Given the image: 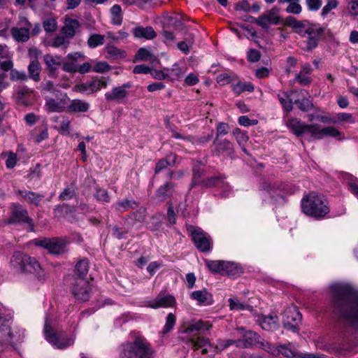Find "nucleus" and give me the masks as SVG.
Wrapping results in <instances>:
<instances>
[{
  "label": "nucleus",
  "instance_id": "obj_12",
  "mask_svg": "<svg viewBox=\"0 0 358 358\" xmlns=\"http://www.w3.org/2000/svg\"><path fill=\"white\" fill-rule=\"evenodd\" d=\"M91 285L87 279L76 278L72 287V294L76 300L85 302L91 296Z\"/></svg>",
  "mask_w": 358,
  "mask_h": 358
},
{
  "label": "nucleus",
  "instance_id": "obj_18",
  "mask_svg": "<svg viewBox=\"0 0 358 358\" xmlns=\"http://www.w3.org/2000/svg\"><path fill=\"white\" fill-rule=\"evenodd\" d=\"M257 322L262 329L267 331H274L279 328V320L276 315H262L258 317Z\"/></svg>",
  "mask_w": 358,
  "mask_h": 358
},
{
  "label": "nucleus",
  "instance_id": "obj_19",
  "mask_svg": "<svg viewBox=\"0 0 358 358\" xmlns=\"http://www.w3.org/2000/svg\"><path fill=\"white\" fill-rule=\"evenodd\" d=\"M6 335L8 336V342L14 350H17L24 338V330L19 327H11Z\"/></svg>",
  "mask_w": 358,
  "mask_h": 358
},
{
  "label": "nucleus",
  "instance_id": "obj_28",
  "mask_svg": "<svg viewBox=\"0 0 358 358\" xmlns=\"http://www.w3.org/2000/svg\"><path fill=\"white\" fill-rule=\"evenodd\" d=\"M16 194L25 199L29 204L35 206H38L45 197L43 194L33 191L17 190Z\"/></svg>",
  "mask_w": 358,
  "mask_h": 358
},
{
  "label": "nucleus",
  "instance_id": "obj_50",
  "mask_svg": "<svg viewBox=\"0 0 358 358\" xmlns=\"http://www.w3.org/2000/svg\"><path fill=\"white\" fill-rule=\"evenodd\" d=\"M112 23L115 25H120L122 22V8L120 5L115 4L110 8Z\"/></svg>",
  "mask_w": 358,
  "mask_h": 358
},
{
  "label": "nucleus",
  "instance_id": "obj_51",
  "mask_svg": "<svg viewBox=\"0 0 358 358\" xmlns=\"http://www.w3.org/2000/svg\"><path fill=\"white\" fill-rule=\"evenodd\" d=\"M111 230L113 237L118 240L126 239L127 238L129 230L125 227L114 224L111 226Z\"/></svg>",
  "mask_w": 358,
  "mask_h": 358
},
{
  "label": "nucleus",
  "instance_id": "obj_62",
  "mask_svg": "<svg viewBox=\"0 0 358 358\" xmlns=\"http://www.w3.org/2000/svg\"><path fill=\"white\" fill-rule=\"evenodd\" d=\"M229 125L227 123L219 122L216 127V135L215 138H222L229 133Z\"/></svg>",
  "mask_w": 358,
  "mask_h": 358
},
{
  "label": "nucleus",
  "instance_id": "obj_64",
  "mask_svg": "<svg viewBox=\"0 0 358 358\" xmlns=\"http://www.w3.org/2000/svg\"><path fill=\"white\" fill-rule=\"evenodd\" d=\"M348 185L350 191L358 198V179L350 176Z\"/></svg>",
  "mask_w": 358,
  "mask_h": 358
},
{
  "label": "nucleus",
  "instance_id": "obj_47",
  "mask_svg": "<svg viewBox=\"0 0 358 358\" xmlns=\"http://www.w3.org/2000/svg\"><path fill=\"white\" fill-rule=\"evenodd\" d=\"M226 178H227L226 176L222 174L220 176V179L219 180L220 181H219L217 183L216 186L215 187V188L222 190V192L220 194L222 197L228 196L229 193L231 191V188L230 185H229L228 182H227L225 181Z\"/></svg>",
  "mask_w": 358,
  "mask_h": 358
},
{
  "label": "nucleus",
  "instance_id": "obj_3",
  "mask_svg": "<svg viewBox=\"0 0 358 358\" xmlns=\"http://www.w3.org/2000/svg\"><path fill=\"white\" fill-rule=\"evenodd\" d=\"M301 211L308 217L322 220L330 212L326 198L315 192L305 195L301 201Z\"/></svg>",
  "mask_w": 358,
  "mask_h": 358
},
{
  "label": "nucleus",
  "instance_id": "obj_43",
  "mask_svg": "<svg viewBox=\"0 0 358 358\" xmlns=\"http://www.w3.org/2000/svg\"><path fill=\"white\" fill-rule=\"evenodd\" d=\"M40 64L37 59L31 62L28 66L29 77L36 82L40 80Z\"/></svg>",
  "mask_w": 358,
  "mask_h": 358
},
{
  "label": "nucleus",
  "instance_id": "obj_13",
  "mask_svg": "<svg viewBox=\"0 0 358 358\" xmlns=\"http://www.w3.org/2000/svg\"><path fill=\"white\" fill-rule=\"evenodd\" d=\"M132 87V83L127 82L122 85L114 87L111 91L105 93V99L107 101H116L120 103H124L129 96L127 89Z\"/></svg>",
  "mask_w": 358,
  "mask_h": 358
},
{
  "label": "nucleus",
  "instance_id": "obj_26",
  "mask_svg": "<svg viewBox=\"0 0 358 358\" xmlns=\"http://www.w3.org/2000/svg\"><path fill=\"white\" fill-rule=\"evenodd\" d=\"M90 104L87 101L82 99H73L67 106V111L70 113H85L89 110Z\"/></svg>",
  "mask_w": 358,
  "mask_h": 358
},
{
  "label": "nucleus",
  "instance_id": "obj_32",
  "mask_svg": "<svg viewBox=\"0 0 358 358\" xmlns=\"http://www.w3.org/2000/svg\"><path fill=\"white\" fill-rule=\"evenodd\" d=\"M175 186V183L171 182L161 185L156 191V198L162 201L171 196L173 194Z\"/></svg>",
  "mask_w": 358,
  "mask_h": 358
},
{
  "label": "nucleus",
  "instance_id": "obj_22",
  "mask_svg": "<svg viewBox=\"0 0 358 358\" xmlns=\"http://www.w3.org/2000/svg\"><path fill=\"white\" fill-rule=\"evenodd\" d=\"M73 91L87 95L92 94L99 91V84L95 83L94 78L93 77L90 81L76 85L73 87Z\"/></svg>",
  "mask_w": 358,
  "mask_h": 358
},
{
  "label": "nucleus",
  "instance_id": "obj_48",
  "mask_svg": "<svg viewBox=\"0 0 358 358\" xmlns=\"http://www.w3.org/2000/svg\"><path fill=\"white\" fill-rule=\"evenodd\" d=\"M226 178H227L226 176L222 174L220 176V179L219 180L220 181H219L217 183L216 186L215 187V188L222 190V192L220 194L222 197L228 196L229 193L231 191V188L230 185H229L228 182H227L225 181Z\"/></svg>",
  "mask_w": 358,
  "mask_h": 358
},
{
  "label": "nucleus",
  "instance_id": "obj_60",
  "mask_svg": "<svg viewBox=\"0 0 358 358\" xmlns=\"http://www.w3.org/2000/svg\"><path fill=\"white\" fill-rule=\"evenodd\" d=\"M152 54L150 53L146 48H141L138 50L135 59L137 61H146L152 57Z\"/></svg>",
  "mask_w": 358,
  "mask_h": 358
},
{
  "label": "nucleus",
  "instance_id": "obj_10",
  "mask_svg": "<svg viewBox=\"0 0 358 358\" xmlns=\"http://www.w3.org/2000/svg\"><path fill=\"white\" fill-rule=\"evenodd\" d=\"M11 207L10 215L7 219L6 223L8 224L26 223L30 227L31 231H34L33 220L29 216L27 210L17 203H13Z\"/></svg>",
  "mask_w": 358,
  "mask_h": 358
},
{
  "label": "nucleus",
  "instance_id": "obj_25",
  "mask_svg": "<svg viewBox=\"0 0 358 358\" xmlns=\"http://www.w3.org/2000/svg\"><path fill=\"white\" fill-rule=\"evenodd\" d=\"M243 273V268L238 263L224 262L222 275L229 278H236Z\"/></svg>",
  "mask_w": 358,
  "mask_h": 358
},
{
  "label": "nucleus",
  "instance_id": "obj_2",
  "mask_svg": "<svg viewBox=\"0 0 358 358\" xmlns=\"http://www.w3.org/2000/svg\"><path fill=\"white\" fill-rule=\"evenodd\" d=\"M118 353L120 358H152L155 350L144 336L138 335L133 341L122 343Z\"/></svg>",
  "mask_w": 358,
  "mask_h": 358
},
{
  "label": "nucleus",
  "instance_id": "obj_1",
  "mask_svg": "<svg viewBox=\"0 0 358 358\" xmlns=\"http://www.w3.org/2000/svg\"><path fill=\"white\" fill-rule=\"evenodd\" d=\"M329 289L330 307L338 327L343 331H358V290L343 282L333 283Z\"/></svg>",
  "mask_w": 358,
  "mask_h": 358
},
{
  "label": "nucleus",
  "instance_id": "obj_31",
  "mask_svg": "<svg viewBox=\"0 0 358 358\" xmlns=\"http://www.w3.org/2000/svg\"><path fill=\"white\" fill-rule=\"evenodd\" d=\"M176 303V299L171 295L158 296L150 304L152 308H159L160 307H172Z\"/></svg>",
  "mask_w": 358,
  "mask_h": 358
},
{
  "label": "nucleus",
  "instance_id": "obj_36",
  "mask_svg": "<svg viewBox=\"0 0 358 358\" xmlns=\"http://www.w3.org/2000/svg\"><path fill=\"white\" fill-rule=\"evenodd\" d=\"M89 271V260L83 258L79 260L74 267V273L77 276L76 278L86 279L85 277Z\"/></svg>",
  "mask_w": 358,
  "mask_h": 358
},
{
  "label": "nucleus",
  "instance_id": "obj_29",
  "mask_svg": "<svg viewBox=\"0 0 358 358\" xmlns=\"http://www.w3.org/2000/svg\"><path fill=\"white\" fill-rule=\"evenodd\" d=\"M132 34L136 38L152 40L156 37V33L154 29L150 26L146 27L137 26L132 29Z\"/></svg>",
  "mask_w": 358,
  "mask_h": 358
},
{
  "label": "nucleus",
  "instance_id": "obj_15",
  "mask_svg": "<svg viewBox=\"0 0 358 358\" xmlns=\"http://www.w3.org/2000/svg\"><path fill=\"white\" fill-rule=\"evenodd\" d=\"M212 328V324L208 321L202 320H192L184 322L179 329L180 334L201 333L209 331Z\"/></svg>",
  "mask_w": 358,
  "mask_h": 358
},
{
  "label": "nucleus",
  "instance_id": "obj_41",
  "mask_svg": "<svg viewBox=\"0 0 358 358\" xmlns=\"http://www.w3.org/2000/svg\"><path fill=\"white\" fill-rule=\"evenodd\" d=\"M105 51L107 54L106 57L108 59H118L126 57L125 51L121 50L114 45H106L105 47Z\"/></svg>",
  "mask_w": 358,
  "mask_h": 358
},
{
  "label": "nucleus",
  "instance_id": "obj_38",
  "mask_svg": "<svg viewBox=\"0 0 358 358\" xmlns=\"http://www.w3.org/2000/svg\"><path fill=\"white\" fill-rule=\"evenodd\" d=\"M80 27V22L76 19H68L66 20L65 26L62 28L63 34L71 38L75 36L76 29Z\"/></svg>",
  "mask_w": 358,
  "mask_h": 358
},
{
  "label": "nucleus",
  "instance_id": "obj_58",
  "mask_svg": "<svg viewBox=\"0 0 358 358\" xmlns=\"http://www.w3.org/2000/svg\"><path fill=\"white\" fill-rule=\"evenodd\" d=\"M255 90L254 85L250 83H241L239 82L237 85L234 87V91L237 94H240L243 92H252Z\"/></svg>",
  "mask_w": 358,
  "mask_h": 358
},
{
  "label": "nucleus",
  "instance_id": "obj_35",
  "mask_svg": "<svg viewBox=\"0 0 358 358\" xmlns=\"http://www.w3.org/2000/svg\"><path fill=\"white\" fill-rule=\"evenodd\" d=\"M176 155H169L165 158L159 159L155 165V174L159 173L162 171L166 169L168 166H173L176 164Z\"/></svg>",
  "mask_w": 358,
  "mask_h": 358
},
{
  "label": "nucleus",
  "instance_id": "obj_45",
  "mask_svg": "<svg viewBox=\"0 0 358 358\" xmlns=\"http://www.w3.org/2000/svg\"><path fill=\"white\" fill-rule=\"evenodd\" d=\"M217 350L218 352H221L224 350L228 348L229 346L232 345H235L236 347L241 346V342L240 340H234V339H227V340H222L219 339L217 341Z\"/></svg>",
  "mask_w": 358,
  "mask_h": 358
},
{
  "label": "nucleus",
  "instance_id": "obj_23",
  "mask_svg": "<svg viewBox=\"0 0 358 358\" xmlns=\"http://www.w3.org/2000/svg\"><path fill=\"white\" fill-rule=\"evenodd\" d=\"M111 207L117 213H122L130 209L134 210L138 208L139 203L134 199H124L113 203Z\"/></svg>",
  "mask_w": 358,
  "mask_h": 358
},
{
  "label": "nucleus",
  "instance_id": "obj_4",
  "mask_svg": "<svg viewBox=\"0 0 358 358\" xmlns=\"http://www.w3.org/2000/svg\"><path fill=\"white\" fill-rule=\"evenodd\" d=\"M10 266L22 273H30L39 275L41 270L40 264L35 257L21 252L15 251L10 259Z\"/></svg>",
  "mask_w": 358,
  "mask_h": 358
},
{
  "label": "nucleus",
  "instance_id": "obj_34",
  "mask_svg": "<svg viewBox=\"0 0 358 358\" xmlns=\"http://www.w3.org/2000/svg\"><path fill=\"white\" fill-rule=\"evenodd\" d=\"M284 25L292 28L301 36H305V31H303V28L305 27L304 22L299 21L294 17L289 15L285 19Z\"/></svg>",
  "mask_w": 358,
  "mask_h": 358
},
{
  "label": "nucleus",
  "instance_id": "obj_16",
  "mask_svg": "<svg viewBox=\"0 0 358 358\" xmlns=\"http://www.w3.org/2000/svg\"><path fill=\"white\" fill-rule=\"evenodd\" d=\"M315 124H306L298 118H292L287 122V127L297 137L301 136L304 134H308L313 139Z\"/></svg>",
  "mask_w": 358,
  "mask_h": 358
},
{
  "label": "nucleus",
  "instance_id": "obj_46",
  "mask_svg": "<svg viewBox=\"0 0 358 358\" xmlns=\"http://www.w3.org/2000/svg\"><path fill=\"white\" fill-rule=\"evenodd\" d=\"M46 105L51 112L61 113L64 110L65 100L61 99L59 101H57L54 99H50L47 101Z\"/></svg>",
  "mask_w": 358,
  "mask_h": 358
},
{
  "label": "nucleus",
  "instance_id": "obj_21",
  "mask_svg": "<svg viewBox=\"0 0 358 358\" xmlns=\"http://www.w3.org/2000/svg\"><path fill=\"white\" fill-rule=\"evenodd\" d=\"M190 297L196 301L199 306H211L214 303L212 294L206 289L192 292Z\"/></svg>",
  "mask_w": 358,
  "mask_h": 358
},
{
  "label": "nucleus",
  "instance_id": "obj_54",
  "mask_svg": "<svg viewBox=\"0 0 358 358\" xmlns=\"http://www.w3.org/2000/svg\"><path fill=\"white\" fill-rule=\"evenodd\" d=\"M30 92L29 89L26 86L20 87L16 91V101L17 103L26 106V96Z\"/></svg>",
  "mask_w": 358,
  "mask_h": 358
},
{
  "label": "nucleus",
  "instance_id": "obj_55",
  "mask_svg": "<svg viewBox=\"0 0 358 358\" xmlns=\"http://www.w3.org/2000/svg\"><path fill=\"white\" fill-rule=\"evenodd\" d=\"M232 134L234 136V137L236 140V142L239 145L245 144V143L249 139L247 132L241 130V129H239L238 127L233 130Z\"/></svg>",
  "mask_w": 358,
  "mask_h": 358
},
{
  "label": "nucleus",
  "instance_id": "obj_11",
  "mask_svg": "<svg viewBox=\"0 0 358 358\" xmlns=\"http://www.w3.org/2000/svg\"><path fill=\"white\" fill-rule=\"evenodd\" d=\"M302 320V315L296 306L287 308L282 315L283 327L292 332L299 330V324Z\"/></svg>",
  "mask_w": 358,
  "mask_h": 358
},
{
  "label": "nucleus",
  "instance_id": "obj_17",
  "mask_svg": "<svg viewBox=\"0 0 358 358\" xmlns=\"http://www.w3.org/2000/svg\"><path fill=\"white\" fill-rule=\"evenodd\" d=\"M190 341L194 350H201L203 355H207L210 358L219 353L217 350V345L212 344L208 338L198 337L196 340Z\"/></svg>",
  "mask_w": 358,
  "mask_h": 358
},
{
  "label": "nucleus",
  "instance_id": "obj_61",
  "mask_svg": "<svg viewBox=\"0 0 358 358\" xmlns=\"http://www.w3.org/2000/svg\"><path fill=\"white\" fill-rule=\"evenodd\" d=\"M110 70V66L106 62H98L92 67L96 73H103Z\"/></svg>",
  "mask_w": 358,
  "mask_h": 358
},
{
  "label": "nucleus",
  "instance_id": "obj_49",
  "mask_svg": "<svg viewBox=\"0 0 358 358\" xmlns=\"http://www.w3.org/2000/svg\"><path fill=\"white\" fill-rule=\"evenodd\" d=\"M105 41V36L99 34H91L87 40V45L90 48H95L98 46L103 45Z\"/></svg>",
  "mask_w": 358,
  "mask_h": 358
},
{
  "label": "nucleus",
  "instance_id": "obj_57",
  "mask_svg": "<svg viewBox=\"0 0 358 358\" xmlns=\"http://www.w3.org/2000/svg\"><path fill=\"white\" fill-rule=\"evenodd\" d=\"M43 27L46 32L52 33L57 30V22L55 18H48L43 22Z\"/></svg>",
  "mask_w": 358,
  "mask_h": 358
},
{
  "label": "nucleus",
  "instance_id": "obj_53",
  "mask_svg": "<svg viewBox=\"0 0 358 358\" xmlns=\"http://www.w3.org/2000/svg\"><path fill=\"white\" fill-rule=\"evenodd\" d=\"M176 317L173 313L168 314L166 318V323L161 331V334L164 336L171 331L176 324Z\"/></svg>",
  "mask_w": 358,
  "mask_h": 358
},
{
  "label": "nucleus",
  "instance_id": "obj_30",
  "mask_svg": "<svg viewBox=\"0 0 358 358\" xmlns=\"http://www.w3.org/2000/svg\"><path fill=\"white\" fill-rule=\"evenodd\" d=\"M10 34L15 41L25 43L30 38V30L28 27H13L10 29Z\"/></svg>",
  "mask_w": 358,
  "mask_h": 358
},
{
  "label": "nucleus",
  "instance_id": "obj_63",
  "mask_svg": "<svg viewBox=\"0 0 358 358\" xmlns=\"http://www.w3.org/2000/svg\"><path fill=\"white\" fill-rule=\"evenodd\" d=\"M302 10L301 6L299 4V1H293L291 2L286 8V12L298 15Z\"/></svg>",
  "mask_w": 358,
  "mask_h": 358
},
{
  "label": "nucleus",
  "instance_id": "obj_44",
  "mask_svg": "<svg viewBox=\"0 0 358 358\" xmlns=\"http://www.w3.org/2000/svg\"><path fill=\"white\" fill-rule=\"evenodd\" d=\"M294 103L297 106L298 108L303 112H308L314 108L312 101L305 96L294 100Z\"/></svg>",
  "mask_w": 358,
  "mask_h": 358
},
{
  "label": "nucleus",
  "instance_id": "obj_20",
  "mask_svg": "<svg viewBox=\"0 0 358 358\" xmlns=\"http://www.w3.org/2000/svg\"><path fill=\"white\" fill-rule=\"evenodd\" d=\"M341 132L334 127H327L320 128V125L315 124L314 129L313 139H322L324 136L338 137L339 140L343 139L341 138Z\"/></svg>",
  "mask_w": 358,
  "mask_h": 358
},
{
  "label": "nucleus",
  "instance_id": "obj_27",
  "mask_svg": "<svg viewBox=\"0 0 358 358\" xmlns=\"http://www.w3.org/2000/svg\"><path fill=\"white\" fill-rule=\"evenodd\" d=\"M296 93V90H289L287 92H283L282 94H278V100L282 106L283 111L288 114L293 110L294 101L291 98V96Z\"/></svg>",
  "mask_w": 358,
  "mask_h": 358
},
{
  "label": "nucleus",
  "instance_id": "obj_56",
  "mask_svg": "<svg viewBox=\"0 0 358 358\" xmlns=\"http://www.w3.org/2000/svg\"><path fill=\"white\" fill-rule=\"evenodd\" d=\"M94 196L96 201L99 202L108 203L110 200L108 191L103 188H96Z\"/></svg>",
  "mask_w": 358,
  "mask_h": 358
},
{
  "label": "nucleus",
  "instance_id": "obj_5",
  "mask_svg": "<svg viewBox=\"0 0 358 358\" xmlns=\"http://www.w3.org/2000/svg\"><path fill=\"white\" fill-rule=\"evenodd\" d=\"M264 189L275 203L282 205L287 202V195L294 194L299 189V187L292 183L278 181L266 185Z\"/></svg>",
  "mask_w": 358,
  "mask_h": 358
},
{
  "label": "nucleus",
  "instance_id": "obj_42",
  "mask_svg": "<svg viewBox=\"0 0 358 358\" xmlns=\"http://www.w3.org/2000/svg\"><path fill=\"white\" fill-rule=\"evenodd\" d=\"M224 262L223 260H205L206 266L214 273H218L222 275Z\"/></svg>",
  "mask_w": 358,
  "mask_h": 358
},
{
  "label": "nucleus",
  "instance_id": "obj_9",
  "mask_svg": "<svg viewBox=\"0 0 358 358\" xmlns=\"http://www.w3.org/2000/svg\"><path fill=\"white\" fill-rule=\"evenodd\" d=\"M210 153L213 157H222L231 160L236 157L234 142L223 138H214Z\"/></svg>",
  "mask_w": 358,
  "mask_h": 358
},
{
  "label": "nucleus",
  "instance_id": "obj_59",
  "mask_svg": "<svg viewBox=\"0 0 358 358\" xmlns=\"http://www.w3.org/2000/svg\"><path fill=\"white\" fill-rule=\"evenodd\" d=\"M10 79L12 81H26L27 80L28 77L24 71H19L16 69H11V71H10Z\"/></svg>",
  "mask_w": 358,
  "mask_h": 358
},
{
  "label": "nucleus",
  "instance_id": "obj_39",
  "mask_svg": "<svg viewBox=\"0 0 358 358\" xmlns=\"http://www.w3.org/2000/svg\"><path fill=\"white\" fill-rule=\"evenodd\" d=\"M281 23L280 17H275L274 19H270L268 16L266 15L265 13L262 14L257 19L256 24L261 27L262 29L267 30L270 24L278 25Z\"/></svg>",
  "mask_w": 358,
  "mask_h": 358
},
{
  "label": "nucleus",
  "instance_id": "obj_52",
  "mask_svg": "<svg viewBox=\"0 0 358 358\" xmlns=\"http://www.w3.org/2000/svg\"><path fill=\"white\" fill-rule=\"evenodd\" d=\"M145 217V210H136V211H134L129 215H127L124 217V222H127L129 220H133L138 222H144Z\"/></svg>",
  "mask_w": 358,
  "mask_h": 358
},
{
  "label": "nucleus",
  "instance_id": "obj_6",
  "mask_svg": "<svg viewBox=\"0 0 358 358\" xmlns=\"http://www.w3.org/2000/svg\"><path fill=\"white\" fill-rule=\"evenodd\" d=\"M187 231L196 248L201 252H209L213 249V239L202 229L187 225Z\"/></svg>",
  "mask_w": 358,
  "mask_h": 358
},
{
  "label": "nucleus",
  "instance_id": "obj_8",
  "mask_svg": "<svg viewBox=\"0 0 358 358\" xmlns=\"http://www.w3.org/2000/svg\"><path fill=\"white\" fill-rule=\"evenodd\" d=\"M43 331L47 341L57 349H65L74 343V339L69 338L65 331H61L56 332L47 322H45L44 325Z\"/></svg>",
  "mask_w": 358,
  "mask_h": 358
},
{
  "label": "nucleus",
  "instance_id": "obj_14",
  "mask_svg": "<svg viewBox=\"0 0 358 358\" xmlns=\"http://www.w3.org/2000/svg\"><path fill=\"white\" fill-rule=\"evenodd\" d=\"M316 27L317 24H311L305 30V35L307 34L308 36L306 41V46L304 49L307 52L315 49L319 45L320 40L324 38L325 29L322 27H318L315 29Z\"/></svg>",
  "mask_w": 358,
  "mask_h": 358
},
{
  "label": "nucleus",
  "instance_id": "obj_7",
  "mask_svg": "<svg viewBox=\"0 0 358 358\" xmlns=\"http://www.w3.org/2000/svg\"><path fill=\"white\" fill-rule=\"evenodd\" d=\"M34 244L37 247L43 248L51 255H60L68 251L69 242L64 237L43 238L35 239Z\"/></svg>",
  "mask_w": 358,
  "mask_h": 358
},
{
  "label": "nucleus",
  "instance_id": "obj_40",
  "mask_svg": "<svg viewBox=\"0 0 358 358\" xmlns=\"http://www.w3.org/2000/svg\"><path fill=\"white\" fill-rule=\"evenodd\" d=\"M44 62L49 70V76L55 77L57 66L60 65L59 57L55 58L50 55H46L44 57Z\"/></svg>",
  "mask_w": 358,
  "mask_h": 358
},
{
  "label": "nucleus",
  "instance_id": "obj_37",
  "mask_svg": "<svg viewBox=\"0 0 358 358\" xmlns=\"http://www.w3.org/2000/svg\"><path fill=\"white\" fill-rule=\"evenodd\" d=\"M300 352L296 350L290 343L278 345V356L283 355L287 358H297Z\"/></svg>",
  "mask_w": 358,
  "mask_h": 358
},
{
  "label": "nucleus",
  "instance_id": "obj_24",
  "mask_svg": "<svg viewBox=\"0 0 358 358\" xmlns=\"http://www.w3.org/2000/svg\"><path fill=\"white\" fill-rule=\"evenodd\" d=\"M13 316L10 313H6L5 307L0 303V333L6 336V333L11 328Z\"/></svg>",
  "mask_w": 358,
  "mask_h": 358
},
{
  "label": "nucleus",
  "instance_id": "obj_33",
  "mask_svg": "<svg viewBox=\"0 0 358 358\" xmlns=\"http://www.w3.org/2000/svg\"><path fill=\"white\" fill-rule=\"evenodd\" d=\"M260 336L253 331H245L243 334V339H239L241 346L245 348L256 345Z\"/></svg>",
  "mask_w": 358,
  "mask_h": 358
}]
</instances>
